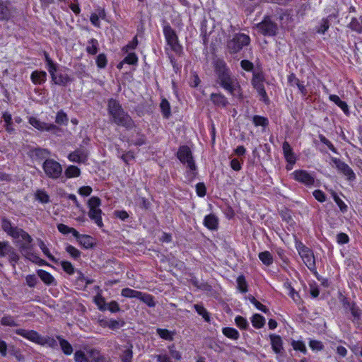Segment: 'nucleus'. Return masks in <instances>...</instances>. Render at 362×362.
I'll return each mask as SVG.
<instances>
[{
	"mask_svg": "<svg viewBox=\"0 0 362 362\" xmlns=\"http://www.w3.org/2000/svg\"><path fill=\"white\" fill-rule=\"evenodd\" d=\"M1 228L8 235L14 240H17L16 243L18 245L19 250L23 256L33 262L38 259V257L32 252L33 239L26 231L17 226H13L11 222L6 218L2 219Z\"/></svg>",
	"mask_w": 362,
	"mask_h": 362,
	"instance_id": "obj_1",
	"label": "nucleus"
},
{
	"mask_svg": "<svg viewBox=\"0 0 362 362\" xmlns=\"http://www.w3.org/2000/svg\"><path fill=\"white\" fill-rule=\"evenodd\" d=\"M214 72L217 77L216 82L231 95L241 97L240 86L224 60L217 59L214 62Z\"/></svg>",
	"mask_w": 362,
	"mask_h": 362,
	"instance_id": "obj_2",
	"label": "nucleus"
},
{
	"mask_svg": "<svg viewBox=\"0 0 362 362\" xmlns=\"http://www.w3.org/2000/svg\"><path fill=\"white\" fill-rule=\"evenodd\" d=\"M107 112L111 122L127 129L133 128L134 122L119 101L111 98L107 102Z\"/></svg>",
	"mask_w": 362,
	"mask_h": 362,
	"instance_id": "obj_3",
	"label": "nucleus"
},
{
	"mask_svg": "<svg viewBox=\"0 0 362 362\" xmlns=\"http://www.w3.org/2000/svg\"><path fill=\"white\" fill-rule=\"evenodd\" d=\"M250 37L244 33H235L231 39L227 41L226 49L230 54L238 53L244 47L249 45Z\"/></svg>",
	"mask_w": 362,
	"mask_h": 362,
	"instance_id": "obj_4",
	"label": "nucleus"
},
{
	"mask_svg": "<svg viewBox=\"0 0 362 362\" xmlns=\"http://www.w3.org/2000/svg\"><path fill=\"white\" fill-rule=\"evenodd\" d=\"M296 249L299 255L302 258L305 264L311 271L314 272L316 269L315 259L313 251L303 245L300 241H297L296 243Z\"/></svg>",
	"mask_w": 362,
	"mask_h": 362,
	"instance_id": "obj_5",
	"label": "nucleus"
},
{
	"mask_svg": "<svg viewBox=\"0 0 362 362\" xmlns=\"http://www.w3.org/2000/svg\"><path fill=\"white\" fill-rule=\"evenodd\" d=\"M163 34L168 45L171 47L172 50L180 54L182 52V48L178 42V37L175 31L166 21H164Z\"/></svg>",
	"mask_w": 362,
	"mask_h": 362,
	"instance_id": "obj_6",
	"label": "nucleus"
},
{
	"mask_svg": "<svg viewBox=\"0 0 362 362\" xmlns=\"http://www.w3.org/2000/svg\"><path fill=\"white\" fill-rule=\"evenodd\" d=\"M0 257H7L13 268L20 259L16 249L8 241H0Z\"/></svg>",
	"mask_w": 362,
	"mask_h": 362,
	"instance_id": "obj_7",
	"label": "nucleus"
},
{
	"mask_svg": "<svg viewBox=\"0 0 362 362\" xmlns=\"http://www.w3.org/2000/svg\"><path fill=\"white\" fill-rule=\"evenodd\" d=\"M46 175L52 179L59 178L62 173V165L54 159L47 158L42 165Z\"/></svg>",
	"mask_w": 362,
	"mask_h": 362,
	"instance_id": "obj_8",
	"label": "nucleus"
},
{
	"mask_svg": "<svg viewBox=\"0 0 362 362\" xmlns=\"http://www.w3.org/2000/svg\"><path fill=\"white\" fill-rule=\"evenodd\" d=\"M257 28L259 33L266 36H275L278 31L277 24L269 16L264 17L262 22L257 23Z\"/></svg>",
	"mask_w": 362,
	"mask_h": 362,
	"instance_id": "obj_9",
	"label": "nucleus"
},
{
	"mask_svg": "<svg viewBox=\"0 0 362 362\" xmlns=\"http://www.w3.org/2000/svg\"><path fill=\"white\" fill-rule=\"evenodd\" d=\"M177 156L181 163L187 164V166L190 170H194L196 169L192 151L187 146H180L178 149Z\"/></svg>",
	"mask_w": 362,
	"mask_h": 362,
	"instance_id": "obj_10",
	"label": "nucleus"
},
{
	"mask_svg": "<svg viewBox=\"0 0 362 362\" xmlns=\"http://www.w3.org/2000/svg\"><path fill=\"white\" fill-rule=\"evenodd\" d=\"M291 176L296 181L303 183L306 186L313 185L315 182L314 176L304 170H295L291 173Z\"/></svg>",
	"mask_w": 362,
	"mask_h": 362,
	"instance_id": "obj_11",
	"label": "nucleus"
},
{
	"mask_svg": "<svg viewBox=\"0 0 362 362\" xmlns=\"http://www.w3.org/2000/svg\"><path fill=\"white\" fill-rule=\"evenodd\" d=\"M16 333L18 335L22 336L23 337L37 344H40L42 338V336H41L35 330L18 329L16 330Z\"/></svg>",
	"mask_w": 362,
	"mask_h": 362,
	"instance_id": "obj_12",
	"label": "nucleus"
},
{
	"mask_svg": "<svg viewBox=\"0 0 362 362\" xmlns=\"http://www.w3.org/2000/svg\"><path fill=\"white\" fill-rule=\"evenodd\" d=\"M332 160L335 164L338 170L346 176L349 180H351L355 179L354 171L346 163L336 158H333Z\"/></svg>",
	"mask_w": 362,
	"mask_h": 362,
	"instance_id": "obj_13",
	"label": "nucleus"
},
{
	"mask_svg": "<svg viewBox=\"0 0 362 362\" xmlns=\"http://www.w3.org/2000/svg\"><path fill=\"white\" fill-rule=\"evenodd\" d=\"M87 158L88 151L82 148L76 149L68 156L69 160L74 163H85L87 160Z\"/></svg>",
	"mask_w": 362,
	"mask_h": 362,
	"instance_id": "obj_14",
	"label": "nucleus"
},
{
	"mask_svg": "<svg viewBox=\"0 0 362 362\" xmlns=\"http://www.w3.org/2000/svg\"><path fill=\"white\" fill-rule=\"evenodd\" d=\"M13 10L8 1L0 0V21H8L13 16Z\"/></svg>",
	"mask_w": 362,
	"mask_h": 362,
	"instance_id": "obj_15",
	"label": "nucleus"
},
{
	"mask_svg": "<svg viewBox=\"0 0 362 362\" xmlns=\"http://www.w3.org/2000/svg\"><path fill=\"white\" fill-rule=\"evenodd\" d=\"M272 350L276 354H282L284 352L283 341L279 335L271 334L269 335Z\"/></svg>",
	"mask_w": 362,
	"mask_h": 362,
	"instance_id": "obj_16",
	"label": "nucleus"
},
{
	"mask_svg": "<svg viewBox=\"0 0 362 362\" xmlns=\"http://www.w3.org/2000/svg\"><path fill=\"white\" fill-rule=\"evenodd\" d=\"M88 362H106V358L96 349L87 351Z\"/></svg>",
	"mask_w": 362,
	"mask_h": 362,
	"instance_id": "obj_17",
	"label": "nucleus"
},
{
	"mask_svg": "<svg viewBox=\"0 0 362 362\" xmlns=\"http://www.w3.org/2000/svg\"><path fill=\"white\" fill-rule=\"evenodd\" d=\"M40 279L47 286H56L57 281L53 276L43 269H39L37 272Z\"/></svg>",
	"mask_w": 362,
	"mask_h": 362,
	"instance_id": "obj_18",
	"label": "nucleus"
},
{
	"mask_svg": "<svg viewBox=\"0 0 362 362\" xmlns=\"http://www.w3.org/2000/svg\"><path fill=\"white\" fill-rule=\"evenodd\" d=\"M283 152L287 162L293 165L296 162V157L292 148L287 141H284L282 146Z\"/></svg>",
	"mask_w": 362,
	"mask_h": 362,
	"instance_id": "obj_19",
	"label": "nucleus"
},
{
	"mask_svg": "<svg viewBox=\"0 0 362 362\" xmlns=\"http://www.w3.org/2000/svg\"><path fill=\"white\" fill-rule=\"evenodd\" d=\"M102 211L100 208L94 209L89 208L88 216L93 220L99 227L103 226L101 217Z\"/></svg>",
	"mask_w": 362,
	"mask_h": 362,
	"instance_id": "obj_20",
	"label": "nucleus"
},
{
	"mask_svg": "<svg viewBox=\"0 0 362 362\" xmlns=\"http://www.w3.org/2000/svg\"><path fill=\"white\" fill-rule=\"evenodd\" d=\"M30 78L35 84H42L47 80V73L44 71H34L31 74Z\"/></svg>",
	"mask_w": 362,
	"mask_h": 362,
	"instance_id": "obj_21",
	"label": "nucleus"
},
{
	"mask_svg": "<svg viewBox=\"0 0 362 362\" xmlns=\"http://www.w3.org/2000/svg\"><path fill=\"white\" fill-rule=\"evenodd\" d=\"M52 81L56 85L66 86L72 80L68 74L59 73L53 76Z\"/></svg>",
	"mask_w": 362,
	"mask_h": 362,
	"instance_id": "obj_22",
	"label": "nucleus"
},
{
	"mask_svg": "<svg viewBox=\"0 0 362 362\" xmlns=\"http://www.w3.org/2000/svg\"><path fill=\"white\" fill-rule=\"evenodd\" d=\"M57 339L59 341L61 349L65 355L69 356L73 353V347L67 340L60 335L57 336Z\"/></svg>",
	"mask_w": 362,
	"mask_h": 362,
	"instance_id": "obj_23",
	"label": "nucleus"
},
{
	"mask_svg": "<svg viewBox=\"0 0 362 362\" xmlns=\"http://www.w3.org/2000/svg\"><path fill=\"white\" fill-rule=\"evenodd\" d=\"M211 100L217 106L226 107L228 104L227 98L221 93L211 94Z\"/></svg>",
	"mask_w": 362,
	"mask_h": 362,
	"instance_id": "obj_24",
	"label": "nucleus"
},
{
	"mask_svg": "<svg viewBox=\"0 0 362 362\" xmlns=\"http://www.w3.org/2000/svg\"><path fill=\"white\" fill-rule=\"evenodd\" d=\"M288 81L291 86L296 85L303 95H305L307 94V89L305 86L300 81L294 74H291L288 76Z\"/></svg>",
	"mask_w": 362,
	"mask_h": 362,
	"instance_id": "obj_25",
	"label": "nucleus"
},
{
	"mask_svg": "<svg viewBox=\"0 0 362 362\" xmlns=\"http://www.w3.org/2000/svg\"><path fill=\"white\" fill-rule=\"evenodd\" d=\"M49 154V151L45 148H36L32 151V156L36 159L47 158Z\"/></svg>",
	"mask_w": 362,
	"mask_h": 362,
	"instance_id": "obj_26",
	"label": "nucleus"
},
{
	"mask_svg": "<svg viewBox=\"0 0 362 362\" xmlns=\"http://www.w3.org/2000/svg\"><path fill=\"white\" fill-rule=\"evenodd\" d=\"M204 226L211 230L216 229L218 225V219L214 214H209L204 218Z\"/></svg>",
	"mask_w": 362,
	"mask_h": 362,
	"instance_id": "obj_27",
	"label": "nucleus"
},
{
	"mask_svg": "<svg viewBox=\"0 0 362 362\" xmlns=\"http://www.w3.org/2000/svg\"><path fill=\"white\" fill-rule=\"evenodd\" d=\"M284 286L288 291V295L293 299L296 304H300L301 302L300 297L298 292L291 286V284L286 282L284 284Z\"/></svg>",
	"mask_w": 362,
	"mask_h": 362,
	"instance_id": "obj_28",
	"label": "nucleus"
},
{
	"mask_svg": "<svg viewBox=\"0 0 362 362\" xmlns=\"http://www.w3.org/2000/svg\"><path fill=\"white\" fill-rule=\"evenodd\" d=\"M329 98L331 101L338 105L345 113L349 112L348 105L346 102L341 100L339 97L337 95H330Z\"/></svg>",
	"mask_w": 362,
	"mask_h": 362,
	"instance_id": "obj_29",
	"label": "nucleus"
},
{
	"mask_svg": "<svg viewBox=\"0 0 362 362\" xmlns=\"http://www.w3.org/2000/svg\"><path fill=\"white\" fill-rule=\"evenodd\" d=\"M65 175L67 178H73V177H79L81 175V170L80 169L75 165H69L66 170H65Z\"/></svg>",
	"mask_w": 362,
	"mask_h": 362,
	"instance_id": "obj_30",
	"label": "nucleus"
},
{
	"mask_svg": "<svg viewBox=\"0 0 362 362\" xmlns=\"http://www.w3.org/2000/svg\"><path fill=\"white\" fill-rule=\"evenodd\" d=\"M79 244L86 249H89L93 247V238L88 235H83L78 240Z\"/></svg>",
	"mask_w": 362,
	"mask_h": 362,
	"instance_id": "obj_31",
	"label": "nucleus"
},
{
	"mask_svg": "<svg viewBox=\"0 0 362 362\" xmlns=\"http://www.w3.org/2000/svg\"><path fill=\"white\" fill-rule=\"evenodd\" d=\"M121 295L125 298L138 299L141 295V291H136L129 288H125L122 290Z\"/></svg>",
	"mask_w": 362,
	"mask_h": 362,
	"instance_id": "obj_32",
	"label": "nucleus"
},
{
	"mask_svg": "<svg viewBox=\"0 0 362 362\" xmlns=\"http://www.w3.org/2000/svg\"><path fill=\"white\" fill-rule=\"evenodd\" d=\"M222 332L226 337L231 339L237 340L240 337L239 332L235 328L224 327Z\"/></svg>",
	"mask_w": 362,
	"mask_h": 362,
	"instance_id": "obj_33",
	"label": "nucleus"
},
{
	"mask_svg": "<svg viewBox=\"0 0 362 362\" xmlns=\"http://www.w3.org/2000/svg\"><path fill=\"white\" fill-rule=\"evenodd\" d=\"M252 326L257 329L262 328L265 324V319L259 314H255L252 317Z\"/></svg>",
	"mask_w": 362,
	"mask_h": 362,
	"instance_id": "obj_34",
	"label": "nucleus"
},
{
	"mask_svg": "<svg viewBox=\"0 0 362 362\" xmlns=\"http://www.w3.org/2000/svg\"><path fill=\"white\" fill-rule=\"evenodd\" d=\"M41 346H47L52 349H57L58 344L57 341L53 337L49 336L42 337L40 344Z\"/></svg>",
	"mask_w": 362,
	"mask_h": 362,
	"instance_id": "obj_35",
	"label": "nucleus"
},
{
	"mask_svg": "<svg viewBox=\"0 0 362 362\" xmlns=\"http://www.w3.org/2000/svg\"><path fill=\"white\" fill-rule=\"evenodd\" d=\"M38 245L40 248L42 250L44 255H46L50 261H52L54 263H58V259H57L53 255H51L49 249L42 240H38Z\"/></svg>",
	"mask_w": 362,
	"mask_h": 362,
	"instance_id": "obj_36",
	"label": "nucleus"
},
{
	"mask_svg": "<svg viewBox=\"0 0 362 362\" xmlns=\"http://www.w3.org/2000/svg\"><path fill=\"white\" fill-rule=\"evenodd\" d=\"M138 299L146 303L148 307L152 308L156 305L153 297L150 294L141 292V295Z\"/></svg>",
	"mask_w": 362,
	"mask_h": 362,
	"instance_id": "obj_37",
	"label": "nucleus"
},
{
	"mask_svg": "<svg viewBox=\"0 0 362 362\" xmlns=\"http://www.w3.org/2000/svg\"><path fill=\"white\" fill-rule=\"evenodd\" d=\"M2 117L5 122V128L6 130L8 133H12L14 132V129L12 127V117L11 115L7 112H4L2 115Z\"/></svg>",
	"mask_w": 362,
	"mask_h": 362,
	"instance_id": "obj_38",
	"label": "nucleus"
},
{
	"mask_svg": "<svg viewBox=\"0 0 362 362\" xmlns=\"http://www.w3.org/2000/svg\"><path fill=\"white\" fill-rule=\"evenodd\" d=\"M259 258L265 265L269 266L273 263V257L268 251L262 252L259 254Z\"/></svg>",
	"mask_w": 362,
	"mask_h": 362,
	"instance_id": "obj_39",
	"label": "nucleus"
},
{
	"mask_svg": "<svg viewBox=\"0 0 362 362\" xmlns=\"http://www.w3.org/2000/svg\"><path fill=\"white\" fill-rule=\"evenodd\" d=\"M160 107L165 118H168L170 115V106L169 102L165 99H163L160 104Z\"/></svg>",
	"mask_w": 362,
	"mask_h": 362,
	"instance_id": "obj_40",
	"label": "nucleus"
},
{
	"mask_svg": "<svg viewBox=\"0 0 362 362\" xmlns=\"http://www.w3.org/2000/svg\"><path fill=\"white\" fill-rule=\"evenodd\" d=\"M88 45L86 47V51L90 54H95L98 52V42L95 39H90L88 42Z\"/></svg>",
	"mask_w": 362,
	"mask_h": 362,
	"instance_id": "obj_41",
	"label": "nucleus"
},
{
	"mask_svg": "<svg viewBox=\"0 0 362 362\" xmlns=\"http://www.w3.org/2000/svg\"><path fill=\"white\" fill-rule=\"evenodd\" d=\"M194 308L197 313L202 316L205 321L210 322L209 313L202 305L195 304L194 305Z\"/></svg>",
	"mask_w": 362,
	"mask_h": 362,
	"instance_id": "obj_42",
	"label": "nucleus"
},
{
	"mask_svg": "<svg viewBox=\"0 0 362 362\" xmlns=\"http://www.w3.org/2000/svg\"><path fill=\"white\" fill-rule=\"evenodd\" d=\"M157 334L163 339L172 341L173 339V333L166 329L158 328L156 329Z\"/></svg>",
	"mask_w": 362,
	"mask_h": 362,
	"instance_id": "obj_43",
	"label": "nucleus"
},
{
	"mask_svg": "<svg viewBox=\"0 0 362 362\" xmlns=\"http://www.w3.org/2000/svg\"><path fill=\"white\" fill-rule=\"evenodd\" d=\"M252 122L255 126L266 127L269 124L267 118L259 115H255L252 118Z\"/></svg>",
	"mask_w": 362,
	"mask_h": 362,
	"instance_id": "obj_44",
	"label": "nucleus"
},
{
	"mask_svg": "<svg viewBox=\"0 0 362 362\" xmlns=\"http://www.w3.org/2000/svg\"><path fill=\"white\" fill-rule=\"evenodd\" d=\"M8 353L14 356L18 361H22L24 360V356L22 354L21 350L14 347L13 346L8 347Z\"/></svg>",
	"mask_w": 362,
	"mask_h": 362,
	"instance_id": "obj_45",
	"label": "nucleus"
},
{
	"mask_svg": "<svg viewBox=\"0 0 362 362\" xmlns=\"http://www.w3.org/2000/svg\"><path fill=\"white\" fill-rule=\"evenodd\" d=\"M1 323L4 326L9 327H16L18 325V324L16 322L13 317L10 315L4 316L1 320Z\"/></svg>",
	"mask_w": 362,
	"mask_h": 362,
	"instance_id": "obj_46",
	"label": "nucleus"
},
{
	"mask_svg": "<svg viewBox=\"0 0 362 362\" xmlns=\"http://www.w3.org/2000/svg\"><path fill=\"white\" fill-rule=\"evenodd\" d=\"M29 123L34 127L35 128L40 130L44 131L45 127V122H41L39 119H37L35 117H30L29 119Z\"/></svg>",
	"mask_w": 362,
	"mask_h": 362,
	"instance_id": "obj_47",
	"label": "nucleus"
},
{
	"mask_svg": "<svg viewBox=\"0 0 362 362\" xmlns=\"http://www.w3.org/2000/svg\"><path fill=\"white\" fill-rule=\"evenodd\" d=\"M238 288L242 293L247 291V284L243 276H240L237 279Z\"/></svg>",
	"mask_w": 362,
	"mask_h": 362,
	"instance_id": "obj_48",
	"label": "nucleus"
},
{
	"mask_svg": "<svg viewBox=\"0 0 362 362\" xmlns=\"http://www.w3.org/2000/svg\"><path fill=\"white\" fill-rule=\"evenodd\" d=\"M349 28L352 30L359 33L362 32V25H361V23L358 21V20L356 18H353L351 19L349 25Z\"/></svg>",
	"mask_w": 362,
	"mask_h": 362,
	"instance_id": "obj_49",
	"label": "nucleus"
},
{
	"mask_svg": "<svg viewBox=\"0 0 362 362\" xmlns=\"http://www.w3.org/2000/svg\"><path fill=\"white\" fill-rule=\"evenodd\" d=\"M60 264L62 267L63 268L64 271L69 274V275H71L74 274L75 269L74 266L70 262L68 261H62L60 262Z\"/></svg>",
	"mask_w": 362,
	"mask_h": 362,
	"instance_id": "obj_50",
	"label": "nucleus"
},
{
	"mask_svg": "<svg viewBox=\"0 0 362 362\" xmlns=\"http://www.w3.org/2000/svg\"><path fill=\"white\" fill-rule=\"evenodd\" d=\"M56 123L59 124H66L68 122V117L66 113H64L62 110L57 112L56 119Z\"/></svg>",
	"mask_w": 362,
	"mask_h": 362,
	"instance_id": "obj_51",
	"label": "nucleus"
},
{
	"mask_svg": "<svg viewBox=\"0 0 362 362\" xmlns=\"http://www.w3.org/2000/svg\"><path fill=\"white\" fill-rule=\"evenodd\" d=\"M74 360L76 362H88V355L81 350L76 351L74 354Z\"/></svg>",
	"mask_w": 362,
	"mask_h": 362,
	"instance_id": "obj_52",
	"label": "nucleus"
},
{
	"mask_svg": "<svg viewBox=\"0 0 362 362\" xmlns=\"http://www.w3.org/2000/svg\"><path fill=\"white\" fill-rule=\"evenodd\" d=\"M66 251L74 259H78L81 256V252L75 247L69 245L66 247Z\"/></svg>",
	"mask_w": 362,
	"mask_h": 362,
	"instance_id": "obj_53",
	"label": "nucleus"
},
{
	"mask_svg": "<svg viewBox=\"0 0 362 362\" xmlns=\"http://www.w3.org/2000/svg\"><path fill=\"white\" fill-rule=\"evenodd\" d=\"M95 303L98 305L99 310L104 311L107 310V303L105 300L101 296H98L95 298Z\"/></svg>",
	"mask_w": 362,
	"mask_h": 362,
	"instance_id": "obj_54",
	"label": "nucleus"
},
{
	"mask_svg": "<svg viewBox=\"0 0 362 362\" xmlns=\"http://www.w3.org/2000/svg\"><path fill=\"white\" fill-rule=\"evenodd\" d=\"M36 199L42 203H47L49 201V195L44 191L37 190L35 194Z\"/></svg>",
	"mask_w": 362,
	"mask_h": 362,
	"instance_id": "obj_55",
	"label": "nucleus"
},
{
	"mask_svg": "<svg viewBox=\"0 0 362 362\" xmlns=\"http://www.w3.org/2000/svg\"><path fill=\"white\" fill-rule=\"evenodd\" d=\"M124 325V322L120 323L119 321L115 320H110L109 321H106L103 324V326H107L110 329H118Z\"/></svg>",
	"mask_w": 362,
	"mask_h": 362,
	"instance_id": "obj_56",
	"label": "nucleus"
},
{
	"mask_svg": "<svg viewBox=\"0 0 362 362\" xmlns=\"http://www.w3.org/2000/svg\"><path fill=\"white\" fill-rule=\"evenodd\" d=\"M235 324L242 329H246L248 327V322L245 318L242 316H237L235 319Z\"/></svg>",
	"mask_w": 362,
	"mask_h": 362,
	"instance_id": "obj_57",
	"label": "nucleus"
},
{
	"mask_svg": "<svg viewBox=\"0 0 362 362\" xmlns=\"http://www.w3.org/2000/svg\"><path fill=\"white\" fill-rule=\"evenodd\" d=\"M138 58L135 53H129L122 61L123 63L128 64H136L137 63Z\"/></svg>",
	"mask_w": 362,
	"mask_h": 362,
	"instance_id": "obj_58",
	"label": "nucleus"
},
{
	"mask_svg": "<svg viewBox=\"0 0 362 362\" xmlns=\"http://www.w3.org/2000/svg\"><path fill=\"white\" fill-rule=\"evenodd\" d=\"M89 208L98 209L101 204L100 199L97 197H93L88 202Z\"/></svg>",
	"mask_w": 362,
	"mask_h": 362,
	"instance_id": "obj_59",
	"label": "nucleus"
},
{
	"mask_svg": "<svg viewBox=\"0 0 362 362\" xmlns=\"http://www.w3.org/2000/svg\"><path fill=\"white\" fill-rule=\"evenodd\" d=\"M309 346L313 351H321L324 349L322 343L317 340H310Z\"/></svg>",
	"mask_w": 362,
	"mask_h": 362,
	"instance_id": "obj_60",
	"label": "nucleus"
},
{
	"mask_svg": "<svg viewBox=\"0 0 362 362\" xmlns=\"http://www.w3.org/2000/svg\"><path fill=\"white\" fill-rule=\"evenodd\" d=\"M196 192L200 197H203L206 195V189L203 182H199L196 185Z\"/></svg>",
	"mask_w": 362,
	"mask_h": 362,
	"instance_id": "obj_61",
	"label": "nucleus"
},
{
	"mask_svg": "<svg viewBox=\"0 0 362 362\" xmlns=\"http://www.w3.org/2000/svg\"><path fill=\"white\" fill-rule=\"evenodd\" d=\"M292 346L293 349L300 351L303 353L306 352V347L304 343L301 341H293Z\"/></svg>",
	"mask_w": 362,
	"mask_h": 362,
	"instance_id": "obj_62",
	"label": "nucleus"
},
{
	"mask_svg": "<svg viewBox=\"0 0 362 362\" xmlns=\"http://www.w3.org/2000/svg\"><path fill=\"white\" fill-rule=\"evenodd\" d=\"M26 284L29 287H34L37 284L38 280L35 274H30L25 277Z\"/></svg>",
	"mask_w": 362,
	"mask_h": 362,
	"instance_id": "obj_63",
	"label": "nucleus"
},
{
	"mask_svg": "<svg viewBox=\"0 0 362 362\" xmlns=\"http://www.w3.org/2000/svg\"><path fill=\"white\" fill-rule=\"evenodd\" d=\"M97 66L99 68H105L107 64V59L104 54H100L96 59Z\"/></svg>",
	"mask_w": 362,
	"mask_h": 362,
	"instance_id": "obj_64",
	"label": "nucleus"
}]
</instances>
